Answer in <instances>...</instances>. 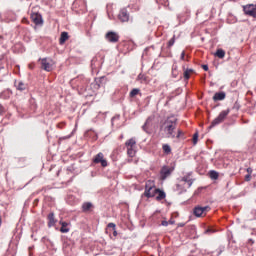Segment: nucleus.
I'll list each match as a JSON object with an SVG mask.
<instances>
[{"label":"nucleus","instance_id":"obj_45","mask_svg":"<svg viewBox=\"0 0 256 256\" xmlns=\"http://www.w3.org/2000/svg\"><path fill=\"white\" fill-rule=\"evenodd\" d=\"M184 224H180V227H183Z\"/></svg>","mask_w":256,"mask_h":256},{"label":"nucleus","instance_id":"obj_6","mask_svg":"<svg viewBox=\"0 0 256 256\" xmlns=\"http://www.w3.org/2000/svg\"><path fill=\"white\" fill-rule=\"evenodd\" d=\"M93 163L98 165L100 163L101 167H107L108 163L107 160L105 159V155H103L102 152H99L94 158H93Z\"/></svg>","mask_w":256,"mask_h":256},{"label":"nucleus","instance_id":"obj_13","mask_svg":"<svg viewBox=\"0 0 256 256\" xmlns=\"http://www.w3.org/2000/svg\"><path fill=\"white\" fill-rule=\"evenodd\" d=\"M57 220L55 219V213L48 214V227H55Z\"/></svg>","mask_w":256,"mask_h":256},{"label":"nucleus","instance_id":"obj_19","mask_svg":"<svg viewBox=\"0 0 256 256\" xmlns=\"http://www.w3.org/2000/svg\"><path fill=\"white\" fill-rule=\"evenodd\" d=\"M67 39H69V33L62 32L61 36H60V39H59L60 45H63L65 43V41H67Z\"/></svg>","mask_w":256,"mask_h":256},{"label":"nucleus","instance_id":"obj_26","mask_svg":"<svg viewBox=\"0 0 256 256\" xmlns=\"http://www.w3.org/2000/svg\"><path fill=\"white\" fill-rule=\"evenodd\" d=\"M151 121H152L151 117L147 118L145 124L142 126V129L143 131H145V133H149V130H147V125H149Z\"/></svg>","mask_w":256,"mask_h":256},{"label":"nucleus","instance_id":"obj_25","mask_svg":"<svg viewBox=\"0 0 256 256\" xmlns=\"http://www.w3.org/2000/svg\"><path fill=\"white\" fill-rule=\"evenodd\" d=\"M175 138L176 139H185V133H183L182 130H177V133L175 132Z\"/></svg>","mask_w":256,"mask_h":256},{"label":"nucleus","instance_id":"obj_22","mask_svg":"<svg viewBox=\"0 0 256 256\" xmlns=\"http://www.w3.org/2000/svg\"><path fill=\"white\" fill-rule=\"evenodd\" d=\"M215 56L218 57V59H223L225 57V50L223 49H217Z\"/></svg>","mask_w":256,"mask_h":256},{"label":"nucleus","instance_id":"obj_4","mask_svg":"<svg viewBox=\"0 0 256 256\" xmlns=\"http://www.w3.org/2000/svg\"><path fill=\"white\" fill-rule=\"evenodd\" d=\"M175 171V166L169 167V166H163L161 171H160V177L162 181H165L167 177H171V173Z\"/></svg>","mask_w":256,"mask_h":256},{"label":"nucleus","instance_id":"obj_30","mask_svg":"<svg viewBox=\"0 0 256 256\" xmlns=\"http://www.w3.org/2000/svg\"><path fill=\"white\" fill-rule=\"evenodd\" d=\"M182 181H184V183H187L189 187H191L193 185V180L189 179L188 176H184L182 178Z\"/></svg>","mask_w":256,"mask_h":256},{"label":"nucleus","instance_id":"obj_35","mask_svg":"<svg viewBox=\"0 0 256 256\" xmlns=\"http://www.w3.org/2000/svg\"><path fill=\"white\" fill-rule=\"evenodd\" d=\"M233 109H236V111H239V109H241V106L237 102H235Z\"/></svg>","mask_w":256,"mask_h":256},{"label":"nucleus","instance_id":"obj_46","mask_svg":"<svg viewBox=\"0 0 256 256\" xmlns=\"http://www.w3.org/2000/svg\"><path fill=\"white\" fill-rule=\"evenodd\" d=\"M3 106H1V104H0V109L2 108Z\"/></svg>","mask_w":256,"mask_h":256},{"label":"nucleus","instance_id":"obj_3","mask_svg":"<svg viewBox=\"0 0 256 256\" xmlns=\"http://www.w3.org/2000/svg\"><path fill=\"white\" fill-rule=\"evenodd\" d=\"M157 187H155V184H152L151 181H148L145 185V191H144V197H147V199H151L152 197H155Z\"/></svg>","mask_w":256,"mask_h":256},{"label":"nucleus","instance_id":"obj_2","mask_svg":"<svg viewBox=\"0 0 256 256\" xmlns=\"http://www.w3.org/2000/svg\"><path fill=\"white\" fill-rule=\"evenodd\" d=\"M229 113H231L230 109H226L222 112H220V114L218 115V117H216L211 125L208 127V129H213V127H216V125H220V123H223V121H225V119H227V115H229Z\"/></svg>","mask_w":256,"mask_h":256},{"label":"nucleus","instance_id":"obj_40","mask_svg":"<svg viewBox=\"0 0 256 256\" xmlns=\"http://www.w3.org/2000/svg\"><path fill=\"white\" fill-rule=\"evenodd\" d=\"M247 173H248V175H251V173H253V169L252 168H247Z\"/></svg>","mask_w":256,"mask_h":256},{"label":"nucleus","instance_id":"obj_24","mask_svg":"<svg viewBox=\"0 0 256 256\" xmlns=\"http://www.w3.org/2000/svg\"><path fill=\"white\" fill-rule=\"evenodd\" d=\"M30 109L32 111H37V102L35 101L34 98L30 99Z\"/></svg>","mask_w":256,"mask_h":256},{"label":"nucleus","instance_id":"obj_42","mask_svg":"<svg viewBox=\"0 0 256 256\" xmlns=\"http://www.w3.org/2000/svg\"><path fill=\"white\" fill-rule=\"evenodd\" d=\"M113 236L117 237V230L116 229H113Z\"/></svg>","mask_w":256,"mask_h":256},{"label":"nucleus","instance_id":"obj_8","mask_svg":"<svg viewBox=\"0 0 256 256\" xmlns=\"http://www.w3.org/2000/svg\"><path fill=\"white\" fill-rule=\"evenodd\" d=\"M39 61L41 62V69L44 71H53V64H51V60L47 58H40Z\"/></svg>","mask_w":256,"mask_h":256},{"label":"nucleus","instance_id":"obj_41","mask_svg":"<svg viewBox=\"0 0 256 256\" xmlns=\"http://www.w3.org/2000/svg\"><path fill=\"white\" fill-rule=\"evenodd\" d=\"M205 233H213V229L208 228V229L205 231Z\"/></svg>","mask_w":256,"mask_h":256},{"label":"nucleus","instance_id":"obj_17","mask_svg":"<svg viewBox=\"0 0 256 256\" xmlns=\"http://www.w3.org/2000/svg\"><path fill=\"white\" fill-rule=\"evenodd\" d=\"M73 5L74 7H80V9H85V7H87L85 0H75Z\"/></svg>","mask_w":256,"mask_h":256},{"label":"nucleus","instance_id":"obj_14","mask_svg":"<svg viewBox=\"0 0 256 256\" xmlns=\"http://www.w3.org/2000/svg\"><path fill=\"white\" fill-rule=\"evenodd\" d=\"M227 97L225 92H216L213 96V101H223Z\"/></svg>","mask_w":256,"mask_h":256},{"label":"nucleus","instance_id":"obj_44","mask_svg":"<svg viewBox=\"0 0 256 256\" xmlns=\"http://www.w3.org/2000/svg\"><path fill=\"white\" fill-rule=\"evenodd\" d=\"M168 223H170V225H173V223H175V221H169Z\"/></svg>","mask_w":256,"mask_h":256},{"label":"nucleus","instance_id":"obj_43","mask_svg":"<svg viewBox=\"0 0 256 256\" xmlns=\"http://www.w3.org/2000/svg\"><path fill=\"white\" fill-rule=\"evenodd\" d=\"M172 71H177V66H173Z\"/></svg>","mask_w":256,"mask_h":256},{"label":"nucleus","instance_id":"obj_10","mask_svg":"<svg viewBox=\"0 0 256 256\" xmlns=\"http://www.w3.org/2000/svg\"><path fill=\"white\" fill-rule=\"evenodd\" d=\"M105 38L109 43H117L119 41V34L110 31L105 35Z\"/></svg>","mask_w":256,"mask_h":256},{"label":"nucleus","instance_id":"obj_16","mask_svg":"<svg viewBox=\"0 0 256 256\" xmlns=\"http://www.w3.org/2000/svg\"><path fill=\"white\" fill-rule=\"evenodd\" d=\"M92 207H93V203H91V202H84L82 204V211H83V213H88V211H91Z\"/></svg>","mask_w":256,"mask_h":256},{"label":"nucleus","instance_id":"obj_34","mask_svg":"<svg viewBox=\"0 0 256 256\" xmlns=\"http://www.w3.org/2000/svg\"><path fill=\"white\" fill-rule=\"evenodd\" d=\"M108 229H116L115 223L111 222L107 225Z\"/></svg>","mask_w":256,"mask_h":256},{"label":"nucleus","instance_id":"obj_9","mask_svg":"<svg viewBox=\"0 0 256 256\" xmlns=\"http://www.w3.org/2000/svg\"><path fill=\"white\" fill-rule=\"evenodd\" d=\"M129 11H127V8H122L118 14V19L121 21V23H128L129 21Z\"/></svg>","mask_w":256,"mask_h":256},{"label":"nucleus","instance_id":"obj_23","mask_svg":"<svg viewBox=\"0 0 256 256\" xmlns=\"http://www.w3.org/2000/svg\"><path fill=\"white\" fill-rule=\"evenodd\" d=\"M194 72L195 70L189 69V68L184 70V79H186V81L189 80V78L191 77V73H194Z\"/></svg>","mask_w":256,"mask_h":256},{"label":"nucleus","instance_id":"obj_18","mask_svg":"<svg viewBox=\"0 0 256 256\" xmlns=\"http://www.w3.org/2000/svg\"><path fill=\"white\" fill-rule=\"evenodd\" d=\"M60 225H61V228H60V232L61 233H69V223L67 222H64V221H60Z\"/></svg>","mask_w":256,"mask_h":256},{"label":"nucleus","instance_id":"obj_37","mask_svg":"<svg viewBox=\"0 0 256 256\" xmlns=\"http://www.w3.org/2000/svg\"><path fill=\"white\" fill-rule=\"evenodd\" d=\"M161 225H162L163 227H167V226L169 225V222L166 221V220H163V221L161 222Z\"/></svg>","mask_w":256,"mask_h":256},{"label":"nucleus","instance_id":"obj_27","mask_svg":"<svg viewBox=\"0 0 256 256\" xmlns=\"http://www.w3.org/2000/svg\"><path fill=\"white\" fill-rule=\"evenodd\" d=\"M162 149H163L164 153H166V155H169V153H171V146H169V144H164L162 146Z\"/></svg>","mask_w":256,"mask_h":256},{"label":"nucleus","instance_id":"obj_32","mask_svg":"<svg viewBox=\"0 0 256 256\" xmlns=\"http://www.w3.org/2000/svg\"><path fill=\"white\" fill-rule=\"evenodd\" d=\"M197 141H199V133H195L194 135H193V144L194 145H197Z\"/></svg>","mask_w":256,"mask_h":256},{"label":"nucleus","instance_id":"obj_1","mask_svg":"<svg viewBox=\"0 0 256 256\" xmlns=\"http://www.w3.org/2000/svg\"><path fill=\"white\" fill-rule=\"evenodd\" d=\"M162 129L168 139H175V131H177V119L175 117H168L164 122Z\"/></svg>","mask_w":256,"mask_h":256},{"label":"nucleus","instance_id":"obj_5","mask_svg":"<svg viewBox=\"0 0 256 256\" xmlns=\"http://www.w3.org/2000/svg\"><path fill=\"white\" fill-rule=\"evenodd\" d=\"M209 211H211L210 206H196L193 209V215H195V217H202L203 213H209Z\"/></svg>","mask_w":256,"mask_h":256},{"label":"nucleus","instance_id":"obj_33","mask_svg":"<svg viewBox=\"0 0 256 256\" xmlns=\"http://www.w3.org/2000/svg\"><path fill=\"white\" fill-rule=\"evenodd\" d=\"M175 45V36H173L169 41H168V47H173Z\"/></svg>","mask_w":256,"mask_h":256},{"label":"nucleus","instance_id":"obj_29","mask_svg":"<svg viewBox=\"0 0 256 256\" xmlns=\"http://www.w3.org/2000/svg\"><path fill=\"white\" fill-rule=\"evenodd\" d=\"M139 93H141V90L140 89H138V88H134V89H132L131 90V92H130V97H135L136 95H139Z\"/></svg>","mask_w":256,"mask_h":256},{"label":"nucleus","instance_id":"obj_38","mask_svg":"<svg viewBox=\"0 0 256 256\" xmlns=\"http://www.w3.org/2000/svg\"><path fill=\"white\" fill-rule=\"evenodd\" d=\"M180 59L181 61H185V51L181 53Z\"/></svg>","mask_w":256,"mask_h":256},{"label":"nucleus","instance_id":"obj_31","mask_svg":"<svg viewBox=\"0 0 256 256\" xmlns=\"http://www.w3.org/2000/svg\"><path fill=\"white\" fill-rule=\"evenodd\" d=\"M138 81H140L141 83H147V77L145 74H139L138 75Z\"/></svg>","mask_w":256,"mask_h":256},{"label":"nucleus","instance_id":"obj_7","mask_svg":"<svg viewBox=\"0 0 256 256\" xmlns=\"http://www.w3.org/2000/svg\"><path fill=\"white\" fill-rule=\"evenodd\" d=\"M243 11L245 15H249L250 17H254L256 19V5L250 4L243 7Z\"/></svg>","mask_w":256,"mask_h":256},{"label":"nucleus","instance_id":"obj_12","mask_svg":"<svg viewBox=\"0 0 256 256\" xmlns=\"http://www.w3.org/2000/svg\"><path fill=\"white\" fill-rule=\"evenodd\" d=\"M155 192H156V195H158L156 197V201H163V199H165V197H167V194L165 193V191H163L159 188H156Z\"/></svg>","mask_w":256,"mask_h":256},{"label":"nucleus","instance_id":"obj_21","mask_svg":"<svg viewBox=\"0 0 256 256\" xmlns=\"http://www.w3.org/2000/svg\"><path fill=\"white\" fill-rule=\"evenodd\" d=\"M15 87L18 91H25V89H27V84L20 81L18 84H15Z\"/></svg>","mask_w":256,"mask_h":256},{"label":"nucleus","instance_id":"obj_15","mask_svg":"<svg viewBox=\"0 0 256 256\" xmlns=\"http://www.w3.org/2000/svg\"><path fill=\"white\" fill-rule=\"evenodd\" d=\"M137 145V140L135 138H130L128 141L125 142V147L127 149L135 148Z\"/></svg>","mask_w":256,"mask_h":256},{"label":"nucleus","instance_id":"obj_36","mask_svg":"<svg viewBox=\"0 0 256 256\" xmlns=\"http://www.w3.org/2000/svg\"><path fill=\"white\" fill-rule=\"evenodd\" d=\"M202 69L204 71H209V66L207 64H202Z\"/></svg>","mask_w":256,"mask_h":256},{"label":"nucleus","instance_id":"obj_11","mask_svg":"<svg viewBox=\"0 0 256 256\" xmlns=\"http://www.w3.org/2000/svg\"><path fill=\"white\" fill-rule=\"evenodd\" d=\"M31 19L35 25H43V16L39 13H32Z\"/></svg>","mask_w":256,"mask_h":256},{"label":"nucleus","instance_id":"obj_28","mask_svg":"<svg viewBox=\"0 0 256 256\" xmlns=\"http://www.w3.org/2000/svg\"><path fill=\"white\" fill-rule=\"evenodd\" d=\"M136 151L135 148H127V155L128 157H135Z\"/></svg>","mask_w":256,"mask_h":256},{"label":"nucleus","instance_id":"obj_20","mask_svg":"<svg viewBox=\"0 0 256 256\" xmlns=\"http://www.w3.org/2000/svg\"><path fill=\"white\" fill-rule=\"evenodd\" d=\"M209 177L210 179H212L213 181H217V179H219V172L215 171V170H210L209 171Z\"/></svg>","mask_w":256,"mask_h":256},{"label":"nucleus","instance_id":"obj_39","mask_svg":"<svg viewBox=\"0 0 256 256\" xmlns=\"http://www.w3.org/2000/svg\"><path fill=\"white\" fill-rule=\"evenodd\" d=\"M245 181H251V174H247L245 176Z\"/></svg>","mask_w":256,"mask_h":256}]
</instances>
